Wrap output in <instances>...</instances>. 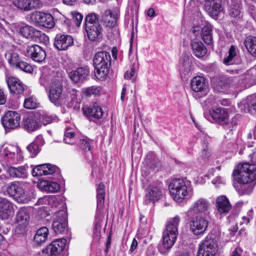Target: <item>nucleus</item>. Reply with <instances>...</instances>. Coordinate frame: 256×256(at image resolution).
Segmentation results:
<instances>
[{"mask_svg": "<svg viewBox=\"0 0 256 256\" xmlns=\"http://www.w3.org/2000/svg\"><path fill=\"white\" fill-rule=\"evenodd\" d=\"M98 18L96 14L90 12L84 19V30L88 38L92 41L98 40L102 36V27Z\"/></svg>", "mask_w": 256, "mask_h": 256, "instance_id": "obj_6", "label": "nucleus"}, {"mask_svg": "<svg viewBox=\"0 0 256 256\" xmlns=\"http://www.w3.org/2000/svg\"><path fill=\"white\" fill-rule=\"evenodd\" d=\"M8 180V177L4 174L0 175V185H2Z\"/></svg>", "mask_w": 256, "mask_h": 256, "instance_id": "obj_63", "label": "nucleus"}, {"mask_svg": "<svg viewBox=\"0 0 256 256\" xmlns=\"http://www.w3.org/2000/svg\"><path fill=\"white\" fill-rule=\"evenodd\" d=\"M39 114H30L23 120L24 128L28 132H34L40 126V122L38 120Z\"/></svg>", "mask_w": 256, "mask_h": 256, "instance_id": "obj_25", "label": "nucleus"}, {"mask_svg": "<svg viewBox=\"0 0 256 256\" xmlns=\"http://www.w3.org/2000/svg\"><path fill=\"white\" fill-rule=\"evenodd\" d=\"M232 177L238 185L236 190L240 195L250 194L255 186L256 179V165L248 162L240 164L234 168Z\"/></svg>", "mask_w": 256, "mask_h": 256, "instance_id": "obj_1", "label": "nucleus"}, {"mask_svg": "<svg viewBox=\"0 0 256 256\" xmlns=\"http://www.w3.org/2000/svg\"><path fill=\"white\" fill-rule=\"evenodd\" d=\"M52 116H48L46 114H39L38 120L40 122V125L42 124L44 125L49 124L53 121Z\"/></svg>", "mask_w": 256, "mask_h": 256, "instance_id": "obj_49", "label": "nucleus"}, {"mask_svg": "<svg viewBox=\"0 0 256 256\" xmlns=\"http://www.w3.org/2000/svg\"><path fill=\"white\" fill-rule=\"evenodd\" d=\"M88 74V70L86 68L81 67L70 72L69 73V76L74 82H78L84 80Z\"/></svg>", "mask_w": 256, "mask_h": 256, "instance_id": "obj_34", "label": "nucleus"}, {"mask_svg": "<svg viewBox=\"0 0 256 256\" xmlns=\"http://www.w3.org/2000/svg\"><path fill=\"white\" fill-rule=\"evenodd\" d=\"M236 56L237 50L236 47L231 46L228 52V56L224 59V63L228 66L234 64Z\"/></svg>", "mask_w": 256, "mask_h": 256, "instance_id": "obj_42", "label": "nucleus"}, {"mask_svg": "<svg viewBox=\"0 0 256 256\" xmlns=\"http://www.w3.org/2000/svg\"><path fill=\"white\" fill-rule=\"evenodd\" d=\"M208 208V200L206 198H200L194 203L192 210L196 213L202 214L206 211Z\"/></svg>", "mask_w": 256, "mask_h": 256, "instance_id": "obj_37", "label": "nucleus"}, {"mask_svg": "<svg viewBox=\"0 0 256 256\" xmlns=\"http://www.w3.org/2000/svg\"><path fill=\"white\" fill-rule=\"evenodd\" d=\"M110 244H111V236H110V235H109V236L107 238V242L106 243V248L105 249V252H108V249L110 247Z\"/></svg>", "mask_w": 256, "mask_h": 256, "instance_id": "obj_62", "label": "nucleus"}, {"mask_svg": "<svg viewBox=\"0 0 256 256\" xmlns=\"http://www.w3.org/2000/svg\"><path fill=\"white\" fill-rule=\"evenodd\" d=\"M42 136H38L34 140L27 146V150L30 152L32 158L35 157L39 152L40 150L38 144L39 141H42Z\"/></svg>", "mask_w": 256, "mask_h": 256, "instance_id": "obj_39", "label": "nucleus"}, {"mask_svg": "<svg viewBox=\"0 0 256 256\" xmlns=\"http://www.w3.org/2000/svg\"><path fill=\"white\" fill-rule=\"evenodd\" d=\"M111 63L110 54L106 52H99L93 58V64L95 68V76L98 80H104L108 75Z\"/></svg>", "mask_w": 256, "mask_h": 256, "instance_id": "obj_5", "label": "nucleus"}, {"mask_svg": "<svg viewBox=\"0 0 256 256\" xmlns=\"http://www.w3.org/2000/svg\"><path fill=\"white\" fill-rule=\"evenodd\" d=\"M180 74L182 78H188L191 74L192 60L188 56H184L181 60Z\"/></svg>", "mask_w": 256, "mask_h": 256, "instance_id": "obj_33", "label": "nucleus"}, {"mask_svg": "<svg viewBox=\"0 0 256 256\" xmlns=\"http://www.w3.org/2000/svg\"><path fill=\"white\" fill-rule=\"evenodd\" d=\"M6 191L10 196H13L18 202L26 203L30 200L26 186L24 184L12 182L7 186Z\"/></svg>", "mask_w": 256, "mask_h": 256, "instance_id": "obj_9", "label": "nucleus"}, {"mask_svg": "<svg viewBox=\"0 0 256 256\" xmlns=\"http://www.w3.org/2000/svg\"><path fill=\"white\" fill-rule=\"evenodd\" d=\"M30 216L27 210L25 208H21L19 210L16 217V222L18 224L16 230L23 233L26 227L28 224Z\"/></svg>", "mask_w": 256, "mask_h": 256, "instance_id": "obj_18", "label": "nucleus"}, {"mask_svg": "<svg viewBox=\"0 0 256 256\" xmlns=\"http://www.w3.org/2000/svg\"><path fill=\"white\" fill-rule=\"evenodd\" d=\"M256 139V126L252 132H250L248 134V138L250 140H252V138Z\"/></svg>", "mask_w": 256, "mask_h": 256, "instance_id": "obj_61", "label": "nucleus"}, {"mask_svg": "<svg viewBox=\"0 0 256 256\" xmlns=\"http://www.w3.org/2000/svg\"><path fill=\"white\" fill-rule=\"evenodd\" d=\"M212 118L222 125H226L228 128L231 130L236 124L233 122L229 120V114L227 110L218 108L212 110L210 112Z\"/></svg>", "mask_w": 256, "mask_h": 256, "instance_id": "obj_13", "label": "nucleus"}, {"mask_svg": "<svg viewBox=\"0 0 256 256\" xmlns=\"http://www.w3.org/2000/svg\"><path fill=\"white\" fill-rule=\"evenodd\" d=\"M180 221V217L176 216L168 223L166 230L163 232L162 243L158 247V250L162 254L167 255L175 243Z\"/></svg>", "mask_w": 256, "mask_h": 256, "instance_id": "obj_2", "label": "nucleus"}, {"mask_svg": "<svg viewBox=\"0 0 256 256\" xmlns=\"http://www.w3.org/2000/svg\"><path fill=\"white\" fill-rule=\"evenodd\" d=\"M100 18L102 22L106 27L112 28L116 24L117 14L114 12L106 10L102 12Z\"/></svg>", "mask_w": 256, "mask_h": 256, "instance_id": "obj_28", "label": "nucleus"}, {"mask_svg": "<svg viewBox=\"0 0 256 256\" xmlns=\"http://www.w3.org/2000/svg\"><path fill=\"white\" fill-rule=\"evenodd\" d=\"M73 44V38L69 35L58 34L54 38V46L60 50H66Z\"/></svg>", "mask_w": 256, "mask_h": 256, "instance_id": "obj_23", "label": "nucleus"}, {"mask_svg": "<svg viewBox=\"0 0 256 256\" xmlns=\"http://www.w3.org/2000/svg\"><path fill=\"white\" fill-rule=\"evenodd\" d=\"M39 104L33 96L28 97L25 99L24 105L27 109H34L38 107Z\"/></svg>", "mask_w": 256, "mask_h": 256, "instance_id": "obj_45", "label": "nucleus"}, {"mask_svg": "<svg viewBox=\"0 0 256 256\" xmlns=\"http://www.w3.org/2000/svg\"><path fill=\"white\" fill-rule=\"evenodd\" d=\"M30 21L34 24H39L46 28H52L54 26L52 16L50 14L34 12L29 16Z\"/></svg>", "mask_w": 256, "mask_h": 256, "instance_id": "obj_12", "label": "nucleus"}, {"mask_svg": "<svg viewBox=\"0 0 256 256\" xmlns=\"http://www.w3.org/2000/svg\"><path fill=\"white\" fill-rule=\"evenodd\" d=\"M146 256H156L155 250L154 246H150L148 248Z\"/></svg>", "mask_w": 256, "mask_h": 256, "instance_id": "obj_57", "label": "nucleus"}, {"mask_svg": "<svg viewBox=\"0 0 256 256\" xmlns=\"http://www.w3.org/2000/svg\"><path fill=\"white\" fill-rule=\"evenodd\" d=\"M16 68H20V70L28 73H31L33 72V68L31 65L28 64L27 62L23 61L20 62L17 66Z\"/></svg>", "mask_w": 256, "mask_h": 256, "instance_id": "obj_50", "label": "nucleus"}, {"mask_svg": "<svg viewBox=\"0 0 256 256\" xmlns=\"http://www.w3.org/2000/svg\"><path fill=\"white\" fill-rule=\"evenodd\" d=\"M220 233L218 226L211 230L209 236V256H216L218 253V242Z\"/></svg>", "mask_w": 256, "mask_h": 256, "instance_id": "obj_16", "label": "nucleus"}, {"mask_svg": "<svg viewBox=\"0 0 256 256\" xmlns=\"http://www.w3.org/2000/svg\"><path fill=\"white\" fill-rule=\"evenodd\" d=\"M72 14L76 25L79 26L83 18L82 16L80 13L76 12H72Z\"/></svg>", "mask_w": 256, "mask_h": 256, "instance_id": "obj_55", "label": "nucleus"}, {"mask_svg": "<svg viewBox=\"0 0 256 256\" xmlns=\"http://www.w3.org/2000/svg\"><path fill=\"white\" fill-rule=\"evenodd\" d=\"M197 256H208V239L207 236L199 244Z\"/></svg>", "mask_w": 256, "mask_h": 256, "instance_id": "obj_43", "label": "nucleus"}, {"mask_svg": "<svg viewBox=\"0 0 256 256\" xmlns=\"http://www.w3.org/2000/svg\"><path fill=\"white\" fill-rule=\"evenodd\" d=\"M190 34L191 46L194 54L198 58L204 56L207 52L206 46L198 40L200 38L206 43L208 40V26H206L200 30L198 26H194Z\"/></svg>", "mask_w": 256, "mask_h": 256, "instance_id": "obj_3", "label": "nucleus"}, {"mask_svg": "<svg viewBox=\"0 0 256 256\" xmlns=\"http://www.w3.org/2000/svg\"><path fill=\"white\" fill-rule=\"evenodd\" d=\"M237 81L238 78L225 75L216 76L211 79L213 88L220 92H225Z\"/></svg>", "mask_w": 256, "mask_h": 256, "instance_id": "obj_11", "label": "nucleus"}, {"mask_svg": "<svg viewBox=\"0 0 256 256\" xmlns=\"http://www.w3.org/2000/svg\"><path fill=\"white\" fill-rule=\"evenodd\" d=\"M66 240L64 238L54 240L42 250L44 253L48 255H56L62 251L65 247Z\"/></svg>", "mask_w": 256, "mask_h": 256, "instance_id": "obj_21", "label": "nucleus"}, {"mask_svg": "<svg viewBox=\"0 0 256 256\" xmlns=\"http://www.w3.org/2000/svg\"><path fill=\"white\" fill-rule=\"evenodd\" d=\"M82 92L87 96H98L100 94V90L98 88L92 86L82 89Z\"/></svg>", "mask_w": 256, "mask_h": 256, "instance_id": "obj_48", "label": "nucleus"}, {"mask_svg": "<svg viewBox=\"0 0 256 256\" xmlns=\"http://www.w3.org/2000/svg\"><path fill=\"white\" fill-rule=\"evenodd\" d=\"M55 168L49 164H42L36 166L32 171L34 176L52 174L55 172Z\"/></svg>", "mask_w": 256, "mask_h": 256, "instance_id": "obj_32", "label": "nucleus"}, {"mask_svg": "<svg viewBox=\"0 0 256 256\" xmlns=\"http://www.w3.org/2000/svg\"><path fill=\"white\" fill-rule=\"evenodd\" d=\"M138 66L135 64H133L131 66L130 70H127L124 74V78L126 80H130L134 77L136 72Z\"/></svg>", "mask_w": 256, "mask_h": 256, "instance_id": "obj_51", "label": "nucleus"}, {"mask_svg": "<svg viewBox=\"0 0 256 256\" xmlns=\"http://www.w3.org/2000/svg\"><path fill=\"white\" fill-rule=\"evenodd\" d=\"M6 56L9 64L13 68H16L21 61L19 54L13 51L8 52L6 54Z\"/></svg>", "mask_w": 256, "mask_h": 256, "instance_id": "obj_38", "label": "nucleus"}, {"mask_svg": "<svg viewBox=\"0 0 256 256\" xmlns=\"http://www.w3.org/2000/svg\"><path fill=\"white\" fill-rule=\"evenodd\" d=\"M240 14L239 5L238 2H237L234 8H230L229 14L232 17L236 18L240 15Z\"/></svg>", "mask_w": 256, "mask_h": 256, "instance_id": "obj_56", "label": "nucleus"}, {"mask_svg": "<svg viewBox=\"0 0 256 256\" xmlns=\"http://www.w3.org/2000/svg\"><path fill=\"white\" fill-rule=\"evenodd\" d=\"M137 246H138V242L135 238H134V240L132 242L130 250L131 252H133L134 250H136Z\"/></svg>", "mask_w": 256, "mask_h": 256, "instance_id": "obj_60", "label": "nucleus"}, {"mask_svg": "<svg viewBox=\"0 0 256 256\" xmlns=\"http://www.w3.org/2000/svg\"><path fill=\"white\" fill-rule=\"evenodd\" d=\"M6 82L11 94L18 95L23 94L24 87L19 79L14 77H9L6 78Z\"/></svg>", "mask_w": 256, "mask_h": 256, "instance_id": "obj_26", "label": "nucleus"}, {"mask_svg": "<svg viewBox=\"0 0 256 256\" xmlns=\"http://www.w3.org/2000/svg\"><path fill=\"white\" fill-rule=\"evenodd\" d=\"M66 101L70 100L72 104L78 103V91L76 89H70L67 94L66 95Z\"/></svg>", "mask_w": 256, "mask_h": 256, "instance_id": "obj_46", "label": "nucleus"}, {"mask_svg": "<svg viewBox=\"0 0 256 256\" xmlns=\"http://www.w3.org/2000/svg\"><path fill=\"white\" fill-rule=\"evenodd\" d=\"M45 190L54 192L60 189V185L55 182L44 181L41 183Z\"/></svg>", "mask_w": 256, "mask_h": 256, "instance_id": "obj_44", "label": "nucleus"}, {"mask_svg": "<svg viewBox=\"0 0 256 256\" xmlns=\"http://www.w3.org/2000/svg\"><path fill=\"white\" fill-rule=\"evenodd\" d=\"M209 2H212L210 16L214 19H216L218 14L222 10L220 0H209Z\"/></svg>", "mask_w": 256, "mask_h": 256, "instance_id": "obj_41", "label": "nucleus"}, {"mask_svg": "<svg viewBox=\"0 0 256 256\" xmlns=\"http://www.w3.org/2000/svg\"><path fill=\"white\" fill-rule=\"evenodd\" d=\"M216 208L217 214L222 215L229 212L232 208V206L226 196H221L216 198Z\"/></svg>", "mask_w": 256, "mask_h": 256, "instance_id": "obj_27", "label": "nucleus"}, {"mask_svg": "<svg viewBox=\"0 0 256 256\" xmlns=\"http://www.w3.org/2000/svg\"><path fill=\"white\" fill-rule=\"evenodd\" d=\"M48 235V230L46 227L39 228L34 238V242L37 246H40L44 243Z\"/></svg>", "mask_w": 256, "mask_h": 256, "instance_id": "obj_36", "label": "nucleus"}, {"mask_svg": "<svg viewBox=\"0 0 256 256\" xmlns=\"http://www.w3.org/2000/svg\"><path fill=\"white\" fill-rule=\"evenodd\" d=\"M6 97L2 90L0 89V104H4L6 102Z\"/></svg>", "mask_w": 256, "mask_h": 256, "instance_id": "obj_58", "label": "nucleus"}, {"mask_svg": "<svg viewBox=\"0 0 256 256\" xmlns=\"http://www.w3.org/2000/svg\"><path fill=\"white\" fill-rule=\"evenodd\" d=\"M12 4L20 10L28 11V0H13Z\"/></svg>", "mask_w": 256, "mask_h": 256, "instance_id": "obj_47", "label": "nucleus"}, {"mask_svg": "<svg viewBox=\"0 0 256 256\" xmlns=\"http://www.w3.org/2000/svg\"><path fill=\"white\" fill-rule=\"evenodd\" d=\"M78 146L80 148L84 151L90 150V146L88 140L82 139L80 140Z\"/></svg>", "mask_w": 256, "mask_h": 256, "instance_id": "obj_53", "label": "nucleus"}, {"mask_svg": "<svg viewBox=\"0 0 256 256\" xmlns=\"http://www.w3.org/2000/svg\"><path fill=\"white\" fill-rule=\"evenodd\" d=\"M49 98L56 105H60L66 101V94L62 92V86L59 81L54 80L49 86Z\"/></svg>", "mask_w": 256, "mask_h": 256, "instance_id": "obj_10", "label": "nucleus"}, {"mask_svg": "<svg viewBox=\"0 0 256 256\" xmlns=\"http://www.w3.org/2000/svg\"><path fill=\"white\" fill-rule=\"evenodd\" d=\"M244 45L248 51L252 56H256V38L248 37L244 41Z\"/></svg>", "mask_w": 256, "mask_h": 256, "instance_id": "obj_40", "label": "nucleus"}, {"mask_svg": "<svg viewBox=\"0 0 256 256\" xmlns=\"http://www.w3.org/2000/svg\"><path fill=\"white\" fill-rule=\"evenodd\" d=\"M28 166H22L18 167L9 166L6 172L10 177L12 178H25L28 176Z\"/></svg>", "mask_w": 256, "mask_h": 256, "instance_id": "obj_29", "label": "nucleus"}, {"mask_svg": "<svg viewBox=\"0 0 256 256\" xmlns=\"http://www.w3.org/2000/svg\"><path fill=\"white\" fill-rule=\"evenodd\" d=\"M84 115L88 118H100L103 115L101 107L96 102H94L83 108Z\"/></svg>", "mask_w": 256, "mask_h": 256, "instance_id": "obj_31", "label": "nucleus"}, {"mask_svg": "<svg viewBox=\"0 0 256 256\" xmlns=\"http://www.w3.org/2000/svg\"><path fill=\"white\" fill-rule=\"evenodd\" d=\"M24 52L26 56L30 58L33 60L38 62H42L46 58L45 50L37 44L27 46Z\"/></svg>", "mask_w": 256, "mask_h": 256, "instance_id": "obj_14", "label": "nucleus"}, {"mask_svg": "<svg viewBox=\"0 0 256 256\" xmlns=\"http://www.w3.org/2000/svg\"><path fill=\"white\" fill-rule=\"evenodd\" d=\"M12 26L16 28V32L28 38H36L40 36L42 34L40 30L28 25L20 26L18 24H14Z\"/></svg>", "mask_w": 256, "mask_h": 256, "instance_id": "obj_20", "label": "nucleus"}, {"mask_svg": "<svg viewBox=\"0 0 256 256\" xmlns=\"http://www.w3.org/2000/svg\"><path fill=\"white\" fill-rule=\"evenodd\" d=\"M147 14L148 16L152 18L156 16L154 10L152 8H150L148 10Z\"/></svg>", "mask_w": 256, "mask_h": 256, "instance_id": "obj_64", "label": "nucleus"}, {"mask_svg": "<svg viewBox=\"0 0 256 256\" xmlns=\"http://www.w3.org/2000/svg\"><path fill=\"white\" fill-rule=\"evenodd\" d=\"M238 106L242 110H248L252 114L256 116V95L248 96L238 104Z\"/></svg>", "mask_w": 256, "mask_h": 256, "instance_id": "obj_30", "label": "nucleus"}, {"mask_svg": "<svg viewBox=\"0 0 256 256\" xmlns=\"http://www.w3.org/2000/svg\"><path fill=\"white\" fill-rule=\"evenodd\" d=\"M20 116L14 111L9 110L6 112L2 118L4 127L6 129H14L20 124Z\"/></svg>", "mask_w": 256, "mask_h": 256, "instance_id": "obj_15", "label": "nucleus"}, {"mask_svg": "<svg viewBox=\"0 0 256 256\" xmlns=\"http://www.w3.org/2000/svg\"><path fill=\"white\" fill-rule=\"evenodd\" d=\"M190 86L194 92V96L200 102L204 109L207 110L208 89L206 79L202 76H196L191 80Z\"/></svg>", "mask_w": 256, "mask_h": 256, "instance_id": "obj_7", "label": "nucleus"}, {"mask_svg": "<svg viewBox=\"0 0 256 256\" xmlns=\"http://www.w3.org/2000/svg\"><path fill=\"white\" fill-rule=\"evenodd\" d=\"M12 146H4L0 150V158L8 163L14 162L16 158V154L12 151Z\"/></svg>", "mask_w": 256, "mask_h": 256, "instance_id": "obj_35", "label": "nucleus"}, {"mask_svg": "<svg viewBox=\"0 0 256 256\" xmlns=\"http://www.w3.org/2000/svg\"><path fill=\"white\" fill-rule=\"evenodd\" d=\"M67 215L64 210L58 212L56 217L52 222V228L56 234H62L67 226Z\"/></svg>", "mask_w": 256, "mask_h": 256, "instance_id": "obj_19", "label": "nucleus"}, {"mask_svg": "<svg viewBox=\"0 0 256 256\" xmlns=\"http://www.w3.org/2000/svg\"><path fill=\"white\" fill-rule=\"evenodd\" d=\"M75 133L74 132H69L68 130H66L64 134V141L65 143L68 144H72L73 142H72V139L74 138Z\"/></svg>", "mask_w": 256, "mask_h": 256, "instance_id": "obj_54", "label": "nucleus"}, {"mask_svg": "<svg viewBox=\"0 0 256 256\" xmlns=\"http://www.w3.org/2000/svg\"><path fill=\"white\" fill-rule=\"evenodd\" d=\"M249 156L250 158L251 159L252 164H256L255 163H256V150L252 154H249Z\"/></svg>", "mask_w": 256, "mask_h": 256, "instance_id": "obj_59", "label": "nucleus"}, {"mask_svg": "<svg viewBox=\"0 0 256 256\" xmlns=\"http://www.w3.org/2000/svg\"><path fill=\"white\" fill-rule=\"evenodd\" d=\"M208 222L202 217H196L190 222V229L195 235L202 234L206 230Z\"/></svg>", "mask_w": 256, "mask_h": 256, "instance_id": "obj_24", "label": "nucleus"}, {"mask_svg": "<svg viewBox=\"0 0 256 256\" xmlns=\"http://www.w3.org/2000/svg\"><path fill=\"white\" fill-rule=\"evenodd\" d=\"M162 188L161 184L150 185L148 189L144 198V202L148 204L152 202L154 203L158 200L162 196Z\"/></svg>", "mask_w": 256, "mask_h": 256, "instance_id": "obj_17", "label": "nucleus"}, {"mask_svg": "<svg viewBox=\"0 0 256 256\" xmlns=\"http://www.w3.org/2000/svg\"><path fill=\"white\" fill-rule=\"evenodd\" d=\"M170 194L178 202H181L192 192L191 182L186 178H175L169 184Z\"/></svg>", "mask_w": 256, "mask_h": 256, "instance_id": "obj_4", "label": "nucleus"}, {"mask_svg": "<svg viewBox=\"0 0 256 256\" xmlns=\"http://www.w3.org/2000/svg\"><path fill=\"white\" fill-rule=\"evenodd\" d=\"M42 6V3L40 0H28V11L40 8Z\"/></svg>", "mask_w": 256, "mask_h": 256, "instance_id": "obj_52", "label": "nucleus"}, {"mask_svg": "<svg viewBox=\"0 0 256 256\" xmlns=\"http://www.w3.org/2000/svg\"><path fill=\"white\" fill-rule=\"evenodd\" d=\"M105 186L102 184H100L96 190L97 212L96 217L94 234L99 238L100 234V226L104 216H101V210L104 202Z\"/></svg>", "mask_w": 256, "mask_h": 256, "instance_id": "obj_8", "label": "nucleus"}, {"mask_svg": "<svg viewBox=\"0 0 256 256\" xmlns=\"http://www.w3.org/2000/svg\"><path fill=\"white\" fill-rule=\"evenodd\" d=\"M14 214L12 204L7 199L0 197V218L6 220Z\"/></svg>", "mask_w": 256, "mask_h": 256, "instance_id": "obj_22", "label": "nucleus"}]
</instances>
